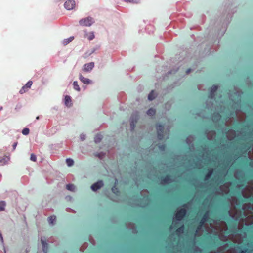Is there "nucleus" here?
Returning a JSON list of instances; mask_svg holds the SVG:
<instances>
[{
  "label": "nucleus",
  "instance_id": "obj_11",
  "mask_svg": "<svg viewBox=\"0 0 253 253\" xmlns=\"http://www.w3.org/2000/svg\"><path fill=\"white\" fill-rule=\"evenodd\" d=\"M41 243L42 244V250L44 253H47L48 251V244L45 241V238L44 237H42L41 239Z\"/></svg>",
  "mask_w": 253,
  "mask_h": 253
},
{
  "label": "nucleus",
  "instance_id": "obj_44",
  "mask_svg": "<svg viewBox=\"0 0 253 253\" xmlns=\"http://www.w3.org/2000/svg\"><path fill=\"white\" fill-rule=\"evenodd\" d=\"M160 149H162V150H163L164 149L163 148H162L161 147H160Z\"/></svg>",
  "mask_w": 253,
  "mask_h": 253
},
{
  "label": "nucleus",
  "instance_id": "obj_45",
  "mask_svg": "<svg viewBox=\"0 0 253 253\" xmlns=\"http://www.w3.org/2000/svg\"><path fill=\"white\" fill-rule=\"evenodd\" d=\"M231 204L232 205V206H233V202H232Z\"/></svg>",
  "mask_w": 253,
  "mask_h": 253
},
{
  "label": "nucleus",
  "instance_id": "obj_41",
  "mask_svg": "<svg viewBox=\"0 0 253 253\" xmlns=\"http://www.w3.org/2000/svg\"><path fill=\"white\" fill-rule=\"evenodd\" d=\"M17 142H15L13 145V149H15L17 146Z\"/></svg>",
  "mask_w": 253,
  "mask_h": 253
},
{
  "label": "nucleus",
  "instance_id": "obj_24",
  "mask_svg": "<svg viewBox=\"0 0 253 253\" xmlns=\"http://www.w3.org/2000/svg\"><path fill=\"white\" fill-rule=\"evenodd\" d=\"M235 136V132L234 131H230L227 134V137L229 139H232Z\"/></svg>",
  "mask_w": 253,
  "mask_h": 253
},
{
  "label": "nucleus",
  "instance_id": "obj_6",
  "mask_svg": "<svg viewBox=\"0 0 253 253\" xmlns=\"http://www.w3.org/2000/svg\"><path fill=\"white\" fill-rule=\"evenodd\" d=\"M104 186V183L103 181L99 180L96 183L93 184L91 186V189L93 191H96L98 189H100Z\"/></svg>",
  "mask_w": 253,
  "mask_h": 253
},
{
  "label": "nucleus",
  "instance_id": "obj_36",
  "mask_svg": "<svg viewBox=\"0 0 253 253\" xmlns=\"http://www.w3.org/2000/svg\"><path fill=\"white\" fill-rule=\"evenodd\" d=\"M30 159L31 160L36 162L37 160L36 156L34 154H31L30 156Z\"/></svg>",
  "mask_w": 253,
  "mask_h": 253
},
{
  "label": "nucleus",
  "instance_id": "obj_2",
  "mask_svg": "<svg viewBox=\"0 0 253 253\" xmlns=\"http://www.w3.org/2000/svg\"><path fill=\"white\" fill-rule=\"evenodd\" d=\"M208 222L210 226L204 225V227L207 232L219 234L222 240H226L227 239L229 235L226 233L227 228L226 224L224 222L210 220Z\"/></svg>",
  "mask_w": 253,
  "mask_h": 253
},
{
  "label": "nucleus",
  "instance_id": "obj_30",
  "mask_svg": "<svg viewBox=\"0 0 253 253\" xmlns=\"http://www.w3.org/2000/svg\"><path fill=\"white\" fill-rule=\"evenodd\" d=\"M5 206V202L4 201H0V211L4 210V207Z\"/></svg>",
  "mask_w": 253,
  "mask_h": 253
},
{
  "label": "nucleus",
  "instance_id": "obj_25",
  "mask_svg": "<svg viewBox=\"0 0 253 253\" xmlns=\"http://www.w3.org/2000/svg\"><path fill=\"white\" fill-rule=\"evenodd\" d=\"M217 89V86L216 85H214L211 87V95H210L211 98H212L213 97V94L214 92H215L216 91Z\"/></svg>",
  "mask_w": 253,
  "mask_h": 253
},
{
  "label": "nucleus",
  "instance_id": "obj_12",
  "mask_svg": "<svg viewBox=\"0 0 253 253\" xmlns=\"http://www.w3.org/2000/svg\"><path fill=\"white\" fill-rule=\"evenodd\" d=\"M246 251L242 250L239 246L231 249L228 251V253H244Z\"/></svg>",
  "mask_w": 253,
  "mask_h": 253
},
{
  "label": "nucleus",
  "instance_id": "obj_21",
  "mask_svg": "<svg viewBox=\"0 0 253 253\" xmlns=\"http://www.w3.org/2000/svg\"><path fill=\"white\" fill-rule=\"evenodd\" d=\"M67 165L69 167H71L74 164V160L71 158H67L66 159Z\"/></svg>",
  "mask_w": 253,
  "mask_h": 253
},
{
  "label": "nucleus",
  "instance_id": "obj_5",
  "mask_svg": "<svg viewBox=\"0 0 253 253\" xmlns=\"http://www.w3.org/2000/svg\"><path fill=\"white\" fill-rule=\"evenodd\" d=\"M208 217V214H206L203 218H202L201 222L200 225L199 226V227L197 228L196 231V235L197 236H200L201 234V230L202 227L204 226V224L206 221L207 218Z\"/></svg>",
  "mask_w": 253,
  "mask_h": 253
},
{
  "label": "nucleus",
  "instance_id": "obj_42",
  "mask_svg": "<svg viewBox=\"0 0 253 253\" xmlns=\"http://www.w3.org/2000/svg\"><path fill=\"white\" fill-rule=\"evenodd\" d=\"M39 119V117H37L36 118V119H37V120H38Z\"/></svg>",
  "mask_w": 253,
  "mask_h": 253
},
{
  "label": "nucleus",
  "instance_id": "obj_18",
  "mask_svg": "<svg viewBox=\"0 0 253 253\" xmlns=\"http://www.w3.org/2000/svg\"><path fill=\"white\" fill-rule=\"evenodd\" d=\"M65 104L68 107H70L72 105V100L71 97L69 96H65Z\"/></svg>",
  "mask_w": 253,
  "mask_h": 253
},
{
  "label": "nucleus",
  "instance_id": "obj_1",
  "mask_svg": "<svg viewBox=\"0 0 253 253\" xmlns=\"http://www.w3.org/2000/svg\"><path fill=\"white\" fill-rule=\"evenodd\" d=\"M243 214H242L236 210L229 211L230 216L235 220H238L241 222L245 221L247 225L253 223V205L251 204H245L243 206Z\"/></svg>",
  "mask_w": 253,
  "mask_h": 253
},
{
  "label": "nucleus",
  "instance_id": "obj_20",
  "mask_svg": "<svg viewBox=\"0 0 253 253\" xmlns=\"http://www.w3.org/2000/svg\"><path fill=\"white\" fill-rule=\"evenodd\" d=\"M155 97H156L155 93L153 91H152L150 92V93L149 94V95L148 96V98L149 100L151 101V100H153V99H154Z\"/></svg>",
  "mask_w": 253,
  "mask_h": 253
},
{
  "label": "nucleus",
  "instance_id": "obj_19",
  "mask_svg": "<svg viewBox=\"0 0 253 253\" xmlns=\"http://www.w3.org/2000/svg\"><path fill=\"white\" fill-rule=\"evenodd\" d=\"M85 37L87 38L89 40H91L94 38V34L93 32L89 33H85Z\"/></svg>",
  "mask_w": 253,
  "mask_h": 253
},
{
  "label": "nucleus",
  "instance_id": "obj_40",
  "mask_svg": "<svg viewBox=\"0 0 253 253\" xmlns=\"http://www.w3.org/2000/svg\"><path fill=\"white\" fill-rule=\"evenodd\" d=\"M112 190L114 193H117V192H118L117 189L115 187L112 188Z\"/></svg>",
  "mask_w": 253,
  "mask_h": 253
},
{
  "label": "nucleus",
  "instance_id": "obj_31",
  "mask_svg": "<svg viewBox=\"0 0 253 253\" xmlns=\"http://www.w3.org/2000/svg\"><path fill=\"white\" fill-rule=\"evenodd\" d=\"M105 154L103 152H100L95 154V156L98 157L99 159H102L105 157Z\"/></svg>",
  "mask_w": 253,
  "mask_h": 253
},
{
  "label": "nucleus",
  "instance_id": "obj_32",
  "mask_svg": "<svg viewBox=\"0 0 253 253\" xmlns=\"http://www.w3.org/2000/svg\"><path fill=\"white\" fill-rule=\"evenodd\" d=\"M170 181H171V180L169 178V177L167 176L162 181V184H166V183H169Z\"/></svg>",
  "mask_w": 253,
  "mask_h": 253
},
{
  "label": "nucleus",
  "instance_id": "obj_8",
  "mask_svg": "<svg viewBox=\"0 0 253 253\" xmlns=\"http://www.w3.org/2000/svg\"><path fill=\"white\" fill-rule=\"evenodd\" d=\"M94 66V63L92 62H90L89 63L85 64L84 66L83 70L85 72H90L92 70Z\"/></svg>",
  "mask_w": 253,
  "mask_h": 253
},
{
  "label": "nucleus",
  "instance_id": "obj_14",
  "mask_svg": "<svg viewBox=\"0 0 253 253\" xmlns=\"http://www.w3.org/2000/svg\"><path fill=\"white\" fill-rule=\"evenodd\" d=\"M79 78L82 82L84 84H88L91 83V80H90L89 79L84 78L81 74L79 75Z\"/></svg>",
  "mask_w": 253,
  "mask_h": 253
},
{
  "label": "nucleus",
  "instance_id": "obj_39",
  "mask_svg": "<svg viewBox=\"0 0 253 253\" xmlns=\"http://www.w3.org/2000/svg\"><path fill=\"white\" fill-rule=\"evenodd\" d=\"M212 174L211 171H209L208 173V174L206 176V179H208Z\"/></svg>",
  "mask_w": 253,
  "mask_h": 253
},
{
  "label": "nucleus",
  "instance_id": "obj_28",
  "mask_svg": "<svg viewBox=\"0 0 253 253\" xmlns=\"http://www.w3.org/2000/svg\"><path fill=\"white\" fill-rule=\"evenodd\" d=\"M66 188L68 190L74 191L75 189V187L73 184H69L67 185Z\"/></svg>",
  "mask_w": 253,
  "mask_h": 253
},
{
  "label": "nucleus",
  "instance_id": "obj_26",
  "mask_svg": "<svg viewBox=\"0 0 253 253\" xmlns=\"http://www.w3.org/2000/svg\"><path fill=\"white\" fill-rule=\"evenodd\" d=\"M102 137L100 135H97L94 138V142L96 143H99L102 140Z\"/></svg>",
  "mask_w": 253,
  "mask_h": 253
},
{
  "label": "nucleus",
  "instance_id": "obj_29",
  "mask_svg": "<svg viewBox=\"0 0 253 253\" xmlns=\"http://www.w3.org/2000/svg\"><path fill=\"white\" fill-rule=\"evenodd\" d=\"M73 86H74V89L75 90H76L77 91H80L81 90V88L79 87V86L78 84V82L77 81H74L73 82Z\"/></svg>",
  "mask_w": 253,
  "mask_h": 253
},
{
  "label": "nucleus",
  "instance_id": "obj_43",
  "mask_svg": "<svg viewBox=\"0 0 253 253\" xmlns=\"http://www.w3.org/2000/svg\"><path fill=\"white\" fill-rule=\"evenodd\" d=\"M2 109V107H1L0 108V110H1Z\"/></svg>",
  "mask_w": 253,
  "mask_h": 253
},
{
  "label": "nucleus",
  "instance_id": "obj_17",
  "mask_svg": "<svg viewBox=\"0 0 253 253\" xmlns=\"http://www.w3.org/2000/svg\"><path fill=\"white\" fill-rule=\"evenodd\" d=\"M229 185H230L229 183H226L224 185L221 187H220L221 193L222 194L227 193L229 191L228 187H229Z\"/></svg>",
  "mask_w": 253,
  "mask_h": 253
},
{
  "label": "nucleus",
  "instance_id": "obj_10",
  "mask_svg": "<svg viewBox=\"0 0 253 253\" xmlns=\"http://www.w3.org/2000/svg\"><path fill=\"white\" fill-rule=\"evenodd\" d=\"M242 194L243 196L246 198L253 195V188H248L245 189L243 191Z\"/></svg>",
  "mask_w": 253,
  "mask_h": 253
},
{
  "label": "nucleus",
  "instance_id": "obj_16",
  "mask_svg": "<svg viewBox=\"0 0 253 253\" xmlns=\"http://www.w3.org/2000/svg\"><path fill=\"white\" fill-rule=\"evenodd\" d=\"M163 130V127L161 125H158L157 126V130L158 132V137L159 139H161L163 138V136L162 135V132Z\"/></svg>",
  "mask_w": 253,
  "mask_h": 253
},
{
  "label": "nucleus",
  "instance_id": "obj_7",
  "mask_svg": "<svg viewBox=\"0 0 253 253\" xmlns=\"http://www.w3.org/2000/svg\"><path fill=\"white\" fill-rule=\"evenodd\" d=\"M65 8L68 10L73 9L75 6V1L73 0H69L65 2L64 4Z\"/></svg>",
  "mask_w": 253,
  "mask_h": 253
},
{
  "label": "nucleus",
  "instance_id": "obj_4",
  "mask_svg": "<svg viewBox=\"0 0 253 253\" xmlns=\"http://www.w3.org/2000/svg\"><path fill=\"white\" fill-rule=\"evenodd\" d=\"M93 23L92 19L90 17H87L84 19H82L79 21V23L82 26H90Z\"/></svg>",
  "mask_w": 253,
  "mask_h": 253
},
{
  "label": "nucleus",
  "instance_id": "obj_15",
  "mask_svg": "<svg viewBox=\"0 0 253 253\" xmlns=\"http://www.w3.org/2000/svg\"><path fill=\"white\" fill-rule=\"evenodd\" d=\"M244 236L243 237H241V235H237L234 237L233 238V240L235 242L240 243L244 241Z\"/></svg>",
  "mask_w": 253,
  "mask_h": 253
},
{
  "label": "nucleus",
  "instance_id": "obj_34",
  "mask_svg": "<svg viewBox=\"0 0 253 253\" xmlns=\"http://www.w3.org/2000/svg\"><path fill=\"white\" fill-rule=\"evenodd\" d=\"M184 227L183 226L181 227L176 230L177 234L180 235L181 233L183 232Z\"/></svg>",
  "mask_w": 253,
  "mask_h": 253
},
{
  "label": "nucleus",
  "instance_id": "obj_9",
  "mask_svg": "<svg viewBox=\"0 0 253 253\" xmlns=\"http://www.w3.org/2000/svg\"><path fill=\"white\" fill-rule=\"evenodd\" d=\"M32 82L31 81H28L27 84L21 88L19 92L20 94H23L27 92L28 90L31 87L32 84Z\"/></svg>",
  "mask_w": 253,
  "mask_h": 253
},
{
  "label": "nucleus",
  "instance_id": "obj_23",
  "mask_svg": "<svg viewBox=\"0 0 253 253\" xmlns=\"http://www.w3.org/2000/svg\"><path fill=\"white\" fill-rule=\"evenodd\" d=\"M56 220V217L54 216H50L48 218V222L49 224L53 225Z\"/></svg>",
  "mask_w": 253,
  "mask_h": 253
},
{
  "label": "nucleus",
  "instance_id": "obj_13",
  "mask_svg": "<svg viewBox=\"0 0 253 253\" xmlns=\"http://www.w3.org/2000/svg\"><path fill=\"white\" fill-rule=\"evenodd\" d=\"M9 159L10 158L8 156H0V165L6 164Z\"/></svg>",
  "mask_w": 253,
  "mask_h": 253
},
{
  "label": "nucleus",
  "instance_id": "obj_38",
  "mask_svg": "<svg viewBox=\"0 0 253 253\" xmlns=\"http://www.w3.org/2000/svg\"><path fill=\"white\" fill-rule=\"evenodd\" d=\"M86 136L84 134H81L80 135V139L82 141H84L85 139Z\"/></svg>",
  "mask_w": 253,
  "mask_h": 253
},
{
  "label": "nucleus",
  "instance_id": "obj_37",
  "mask_svg": "<svg viewBox=\"0 0 253 253\" xmlns=\"http://www.w3.org/2000/svg\"><path fill=\"white\" fill-rule=\"evenodd\" d=\"M126 2H131L133 3H138L139 1L138 0H125Z\"/></svg>",
  "mask_w": 253,
  "mask_h": 253
},
{
  "label": "nucleus",
  "instance_id": "obj_35",
  "mask_svg": "<svg viewBox=\"0 0 253 253\" xmlns=\"http://www.w3.org/2000/svg\"><path fill=\"white\" fill-rule=\"evenodd\" d=\"M136 122V120L133 121V120L132 119L130 123V127L131 129H134L135 127L134 123Z\"/></svg>",
  "mask_w": 253,
  "mask_h": 253
},
{
  "label": "nucleus",
  "instance_id": "obj_33",
  "mask_svg": "<svg viewBox=\"0 0 253 253\" xmlns=\"http://www.w3.org/2000/svg\"><path fill=\"white\" fill-rule=\"evenodd\" d=\"M22 132L23 135H27L29 133V129L28 128H24Z\"/></svg>",
  "mask_w": 253,
  "mask_h": 253
},
{
  "label": "nucleus",
  "instance_id": "obj_22",
  "mask_svg": "<svg viewBox=\"0 0 253 253\" xmlns=\"http://www.w3.org/2000/svg\"><path fill=\"white\" fill-rule=\"evenodd\" d=\"M74 39V37H70L68 39H66L63 41V44L64 45H66L70 43Z\"/></svg>",
  "mask_w": 253,
  "mask_h": 253
},
{
  "label": "nucleus",
  "instance_id": "obj_3",
  "mask_svg": "<svg viewBox=\"0 0 253 253\" xmlns=\"http://www.w3.org/2000/svg\"><path fill=\"white\" fill-rule=\"evenodd\" d=\"M185 214L186 210L185 209H181L177 210L175 215V219H174L172 224L170 227L171 230L176 228L178 221H180L185 216Z\"/></svg>",
  "mask_w": 253,
  "mask_h": 253
},
{
  "label": "nucleus",
  "instance_id": "obj_27",
  "mask_svg": "<svg viewBox=\"0 0 253 253\" xmlns=\"http://www.w3.org/2000/svg\"><path fill=\"white\" fill-rule=\"evenodd\" d=\"M156 113V111L155 109H153V108H150L149 109L147 112V114L148 115H150V116H153L155 115Z\"/></svg>",
  "mask_w": 253,
  "mask_h": 253
}]
</instances>
